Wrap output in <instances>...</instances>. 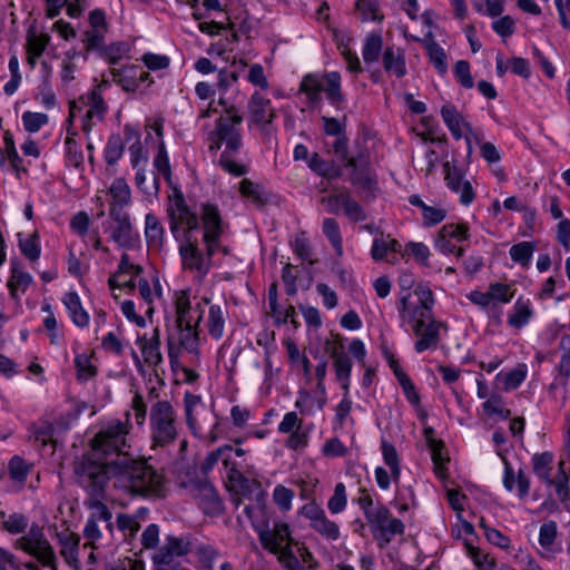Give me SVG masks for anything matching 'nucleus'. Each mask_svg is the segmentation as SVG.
<instances>
[{
	"label": "nucleus",
	"instance_id": "f257e3e1",
	"mask_svg": "<svg viewBox=\"0 0 570 570\" xmlns=\"http://www.w3.org/2000/svg\"><path fill=\"white\" fill-rule=\"evenodd\" d=\"M166 212L170 233L179 243L178 250L185 269L205 276L217 253L229 255L230 250L223 244L229 224L216 203L203 202L197 212H193L183 191L175 189L168 198Z\"/></svg>",
	"mask_w": 570,
	"mask_h": 570
},
{
	"label": "nucleus",
	"instance_id": "f03ea898",
	"mask_svg": "<svg viewBox=\"0 0 570 570\" xmlns=\"http://www.w3.org/2000/svg\"><path fill=\"white\" fill-rule=\"evenodd\" d=\"M114 487L131 497L160 495L164 478L144 459L118 456L109 465H99Z\"/></svg>",
	"mask_w": 570,
	"mask_h": 570
},
{
	"label": "nucleus",
	"instance_id": "7ed1b4c3",
	"mask_svg": "<svg viewBox=\"0 0 570 570\" xmlns=\"http://www.w3.org/2000/svg\"><path fill=\"white\" fill-rule=\"evenodd\" d=\"M233 110L234 108L216 120L215 129L208 136L209 150L213 153L223 148L218 165L227 174L242 177L249 170L244 160L246 154L240 134L243 117Z\"/></svg>",
	"mask_w": 570,
	"mask_h": 570
},
{
	"label": "nucleus",
	"instance_id": "20e7f679",
	"mask_svg": "<svg viewBox=\"0 0 570 570\" xmlns=\"http://www.w3.org/2000/svg\"><path fill=\"white\" fill-rule=\"evenodd\" d=\"M265 502L245 505L244 513L249 519L265 550L282 557L292 556L293 538L289 525L283 521H274L271 525Z\"/></svg>",
	"mask_w": 570,
	"mask_h": 570
},
{
	"label": "nucleus",
	"instance_id": "39448f33",
	"mask_svg": "<svg viewBox=\"0 0 570 570\" xmlns=\"http://www.w3.org/2000/svg\"><path fill=\"white\" fill-rule=\"evenodd\" d=\"M73 472L76 482L89 494L86 501L87 507L92 511L89 519L106 522L107 529L112 531V514L101 501L107 485V475L88 456L75 462Z\"/></svg>",
	"mask_w": 570,
	"mask_h": 570
},
{
	"label": "nucleus",
	"instance_id": "423d86ee",
	"mask_svg": "<svg viewBox=\"0 0 570 570\" xmlns=\"http://www.w3.org/2000/svg\"><path fill=\"white\" fill-rule=\"evenodd\" d=\"M125 421L112 420L102 425L90 441L91 450L79 460L88 456L97 465H109L108 455L116 454L117 458L126 455L125 449L129 448L128 435L131 430L129 411L125 413Z\"/></svg>",
	"mask_w": 570,
	"mask_h": 570
},
{
	"label": "nucleus",
	"instance_id": "0eeeda50",
	"mask_svg": "<svg viewBox=\"0 0 570 570\" xmlns=\"http://www.w3.org/2000/svg\"><path fill=\"white\" fill-rule=\"evenodd\" d=\"M148 428L153 450H168L179 440L183 425L171 402L158 400L150 405Z\"/></svg>",
	"mask_w": 570,
	"mask_h": 570
},
{
	"label": "nucleus",
	"instance_id": "6e6552de",
	"mask_svg": "<svg viewBox=\"0 0 570 570\" xmlns=\"http://www.w3.org/2000/svg\"><path fill=\"white\" fill-rule=\"evenodd\" d=\"M341 82L342 78L337 71L325 72L323 77L317 73H307L301 80L299 92L306 96L308 106L314 108L322 101L324 91L328 102L336 109H342L345 97Z\"/></svg>",
	"mask_w": 570,
	"mask_h": 570
},
{
	"label": "nucleus",
	"instance_id": "1a4fd4ad",
	"mask_svg": "<svg viewBox=\"0 0 570 570\" xmlns=\"http://www.w3.org/2000/svg\"><path fill=\"white\" fill-rule=\"evenodd\" d=\"M374 540L380 548L389 546L396 535L405 531L404 523L393 517L391 511L383 503H377L375 511L365 518Z\"/></svg>",
	"mask_w": 570,
	"mask_h": 570
},
{
	"label": "nucleus",
	"instance_id": "9d476101",
	"mask_svg": "<svg viewBox=\"0 0 570 570\" xmlns=\"http://www.w3.org/2000/svg\"><path fill=\"white\" fill-rule=\"evenodd\" d=\"M14 547L36 558L43 567L57 570V558L42 528L33 523L28 532L20 537Z\"/></svg>",
	"mask_w": 570,
	"mask_h": 570
},
{
	"label": "nucleus",
	"instance_id": "9b49d317",
	"mask_svg": "<svg viewBox=\"0 0 570 570\" xmlns=\"http://www.w3.org/2000/svg\"><path fill=\"white\" fill-rule=\"evenodd\" d=\"M298 514L308 520V527L324 540L334 542L340 539V525L326 515L325 510L315 500L301 507Z\"/></svg>",
	"mask_w": 570,
	"mask_h": 570
},
{
	"label": "nucleus",
	"instance_id": "f8f14e48",
	"mask_svg": "<svg viewBox=\"0 0 570 570\" xmlns=\"http://www.w3.org/2000/svg\"><path fill=\"white\" fill-rule=\"evenodd\" d=\"M413 333L417 336L414 343V350L416 353H423L428 350H434L438 347L441 337L440 330L446 328V325L440 321L432 318L426 315L424 311H421L420 316L414 321Z\"/></svg>",
	"mask_w": 570,
	"mask_h": 570
},
{
	"label": "nucleus",
	"instance_id": "ddd939ff",
	"mask_svg": "<svg viewBox=\"0 0 570 570\" xmlns=\"http://www.w3.org/2000/svg\"><path fill=\"white\" fill-rule=\"evenodd\" d=\"M248 111V126H257L262 130H266L267 127L276 118V111L272 105V101L264 97L259 91L252 94L247 102Z\"/></svg>",
	"mask_w": 570,
	"mask_h": 570
},
{
	"label": "nucleus",
	"instance_id": "4468645a",
	"mask_svg": "<svg viewBox=\"0 0 570 570\" xmlns=\"http://www.w3.org/2000/svg\"><path fill=\"white\" fill-rule=\"evenodd\" d=\"M443 171L446 187L460 196L462 205H470L475 198V193L472 184L464 178L463 170L450 161H445L443 164Z\"/></svg>",
	"mask_w": 570,
	"mask_h": 570
},
{
	"label": "nucleus",
	"instance_id": "2eb2a0df",
	"mask_svg": "<svg viewBox=\"0 0 570 570\" xmlns=\"http://www.w3.org/2000/svg\"><path fill=\"white\" fill-rule=\"evenodd\" d=\"M499 458L501 459L504 470H503V478L502 483L504 489L508 492H512L517 490V495L520 500H524L530 492V485L531 481L529 475L525 473V471L520 468L518 472L515 473L511 463L507 459V451L500 450L499 451Z\"/></svg>",
	"mask_w": 570,
	"mask_h": 570
},
{
	"label": "nucleus",
	"instance_id": "dca6fc26",
	"mask_svg": "<svg viewBox=\"0 0 570 570\" xmlns=\"http://www.w3.org/2000/svg\"><path fill=\"white\" fill-rule=\"evenodd\" d=\"M206 304H208V299L205 298L204 303H197L195 307H191L188 294L180 292L175 299L176 318L174 325L198 326Z\"/></svg>",
	"mask_w": 570,
	"mask_h": 570
},
{
	"label": "nucleus",
	"instance_id": "f3484780",
	"mask_svg": "<svg viewBox=\"0 0 570 570\" xmlns=\"http://www.w3.org/2000/svg\"><path fill=\"white\" fill-rule=\"evenodd\" d=\"M224 468L226 470L227 480L233 489L239 490L244 497L249 493H254L255 503L266 501V493L263 491L261 483L255 480H248L244 476L232 458L230 464Z\"/></svg>",
	"mask_w": 570,
	"mask_h": 570
},
{
	"label": "nucleus",
	"instance_id": "a211bd4d",
	"mask_svg": "<svg viewBox=\"0 0 570 570\" xmlns=\"http://www.w3.org/2000/svg\"><path fill=\"white\" fill-rule=\"evenodd\" d=\"M191 551V541L188 535H167L165 543L153 556V562L171 563L175 558L184 557Z\"/></svg>",
	"mask_w": 570,
	"mask_h": 570
},
{
	"label": "nucleus",
	"instance_id": "6ab92c4d",
	"mask_svg": "<svg viewBox=\"0 0 570 570\" xmlns=\"http://www.w3.org/2000/svg\"><path fill=\"white\" fill-rule=\"evenodd\" d=\"M109 216L117 224L111 232V239L121 248H132L137 236L132 232L129 214L117 212Z\"/></svg>",
	"mask_w": 570,
	"mask_h": 570
},
{
	"label": "nucleus",
	"instance_id": "aec40b11",
	"mask_svg": "<svg viewBox=\"0 0 570 570\" xmlns=\"http://www.w3.org/2000/svg\"><path fill=\"white\" fill-rule=\"evenodd\" d=\"M33 282L32 276L26 272L18 259L10 261V276L7 287L12 299L19 302L21 294H24Z\"/></svg>",
	"mask_w": 570,
	"mask_h": 570
},
{
	"label": "nucleus",
	"instance_id": "412c9836",
	"mask_svg": "<svg viewBox=\"0 0 570 570\" xmlns=\"http://www.w3.org/2000/svg\"><path fill=\"white\" fill-rule=\"evenodd\" d=\"M195 498L206 514L217 515L223 511V501L209 482H199L195 488Z\"/></svg>",
	"mask_w": 570,
	"mask_h": 570
},
{
	"label": "nucleus",
	"instance_id": "4be33fe9",
	"mask_svg": "<svg viewBox=\"0 0 570 570\" xmlns=\"http://www.w3.org/2000/svg\"><path fill=\"white\" fill-rule=\"evenodd\" d=\"M108 73L111 81L120 86L122 90L132 92L139 87L142 69L136 65H126L120 68H111Z\"/></svg>",
	"mask_w": 570,
	"mask_h": 570
},
{
	"label": "nucleus",
	"instance_id": "5701e85b",
	"mask_svg": "<svg viewBox=\"0 0 570 570\" xmlns=\"http://www.w3.org/2000/svg\"><path fill=\"white\" fill-rule=\"evenodd\" d=\"M198 326H177L168 335L169 356H171V346L177 340L178 344L188 353H196L198 350Z\"/></svg>",
	"mask_w": 570,
	"mask_h": 570
},
{
	"label": "nucleus",
	"instance_id": "b1692460",
	"mask_svg": "<svg viewBox=\"0 0 570 570\" xmlns=\"http://www.w3.org/2000/svg\"><path fill=\"white\" fill-rule=\"evenodd\" d=\"M382 63L385 72L396 78H403L406 72V59L404 50L394 46H389L382 55Z\"/></svg>",
	"mask_w": 570,
	"mask_h": 570
},
{
	"label": "nucleus",
	"instance_id": "393cba45",
	"mask_svg": "<svg viewBox=\"0 0 570 570\" xmlns=\"http://www.w3.org/2000/svg\"><path fill=\"white\" fill-rule=\"evenodd\" d=\"M111 202L109 205V215L112 213H127L126 207L131 202L130 187L124 178H116L108 190Z\"/></svg>",
	"mask_w": 570,
	"mask_h": 570
},
{
	"label": "nucleus",
	"instance_id": "a878e982",
	"mask_svg": "<svg viewBox=\"0 0 570 570\" xmlns=\"http://www.w3.org/2000/svg\"><path fill=\"white\" fill-rule=\"evenodd\" d=\"M331 357L334 361L333 367L335 371L336 380L341 383L342 390L348 393L351 372L353 367L352 360L347 353H345L343 347H335L331 353Z\"/></svg>",
	"mask_w": 570,
	"mask_h": 570
},
{
	"label": "nucleus",
	"instance_id": "bb28decb",
	"mask_svg": "<svg viewBox=\"0 0 570 570\" xmlns=\"http://www.w3.org/2000/svg\"><path fill=\"white\" fill-rule=\"evenodd\" d=\"M61 301L69 314L71 322L77 327L85 328L89 325L90 316L83 308L80 296L76 291L67 292Z\"/></svg>",
	"mask_w": 570,
	"mask_h": 570
},
{
	"label": "nucleus",
	"instance_id": "cd10ccee",
	"mask_svg": "<svg viewBox=\"0 0 570 570\" xmlns=\"http://www.w3.org/2000/svg\"><path fill=\"white\" fill-rule=\"evenodd\" d=\"M558 525L556 521L544 522L539 530V544L541 547L540 556L548 560L554 558V554L561 550L557 547Z\"/></svg>",
	"mask_w": 570,
	"mask_h": 570
},
{
	"label": "nucleus",
	"instance_id": "c85d7f7f",
	"mask_svg": "<svg viewBox=\"0 0 570 570\" xmlns=\"http://www.w3.org/2000/svg\"><path fill=\"white\" fill-rule=\"evenodd\" d=\"M345 167L351 169L350 180L352 185L364 191H372L376 186V180L370 169L362 164L358 166V158L351 157Z\"/></svg>",
	"mask_w": 570,
	"mask_h": 570
},
{
	"label": "nucleus",
	"instance_id": "c756f323",
	"mask_svg": "<svg viewBox=\"0 0 570 570\" xmlns=\"http://www.w3.org/2000/svg\"><path fill=\"white\" fill-rule=\"evenodd\" d=\"M59 542L61 546L60 554L65 559L66 563L73 570H81L78 557L80 537L73 532L61 533L59 535Z\"/></svg>",
	"mask_w": 570,
	"mask_h": 570
},
{
	"label": "nucleus",
	"instance_id": "7c9ffc66",
	"mask_svg": "<svg viewBox=\"0 0 570 570\" xmlns=\"http://www.w3.org/2000/svg\"><path fill=\"white\" fill-rule=\"evenodd\" d=\"M533 307L529 298L519 297L508 314V324L512 328L521 330L533 317Z\"/></svg>",
	"mask_w": 570,
	"mask_h": 570
},
{
	"label": "nucleus",
	"instance_id": "2f4dec72",
	"mask_svg": "<svg viewBox=\"0 0 570 570\" xmlns=\"http://www.w3.org/2000/svg\"><path fill=\"white\" fill-rule=\"evenodd\" d=\"M441 116L454 139L460 140L463 137V130H471V126L460 115L455 106L444 105L441 108Z\"/></svg>",
	"mask_w": 570,
	"mask_h": 570
},
{
	"label": "nucleus",
	"instance_id": "473e14b6",
	"mask_svg": "<svg viewBox=\"0 0 570 570\" xmlns=\"http://www.w3.org/2000/svg\"><path fill=\"white\" fill-rule=\"evenodd\" d=\"M409 203L421 209L424 227L435 226L446 217V210L443 207L429 206L419 195L409 196Z\"/></svg>",
	"mask_w": 570,
	"mask_h": 570
},
{
	"label": "nucleus",
	"instance_id": "72a5a7b5",
	"mask_svg": "<svg viewBox=\"0 0 570 570\" xmlns=\"http://www.w3.org/2000/svg\"><path fill=\"white\" fill-rule=\"evenodd\" d=\"M308 168L326 179H337L342 176V167L334 160H326L320 154L313 153L307 163Z\"/></svg>",
	"mask_w": 570,
	"mask_h": 570
},
{
	"label": "nucleus",
	"instance_id": "f704fd0d",
	"mask_svg": "<svg viewBox=\"0 0 570 570\" xmlns=\"http://www.w3.org/2000/svg\"><path fill=\"white\" fill-rule=\"evenodd\" d=\"M165 229L160 220L153 214L145 216V237L149 247L161 248L164 244Z\"/></svg>",
	"mask_w": 570,
	"mask_h": 570
},
{
	"label": "nucleus",
	"instance_id": "c9c22d12",
	"mask_svg": "<svg viewBox=\"0 0 570 570\" xmlns=\"http://www.w3.org/2000/svg\"><path fill=\"white\" fill-rule=\"evenodd\" d=\"M203 405L202 396L193 393H185L184 395V410H185V419L186 424L191 432L193 435L197 436L199 434V425L196 417V410L198 406Z\"/></svg>",
	"mask_w": 570,
	"mask_h": 570
},
{
	"label": "nucleus",
	"instance_id": "e433bc0d",
	"mask_svg": "<svg viewBox=\"0 0 570 570\" xmlns=\"http://www.w3.org/2000/svg\"><path fill=\"white\" fill-rule=\"evenodd\" d=\"M142 273L140 265L134 264L129 259V255L124 253L120 257L117 271L108 279L110 289H116V285L120 284V278L125 276H139Z\"/></svg>",
	"mask_w": 570,
	"mask_h": 570
},
{
	"label": "nucleus",
	"instance_id": "4c0bfd02",
	"mask_svg": "<svg viewBox=\"0 0 570 570\" xmlns=\"http://www.w3.org/2000/svg\"><path fill=\"white\" fill-rule=\"evenodd\" d=\"M532 469L534 474L547 484L552 483L551 471L553 465V454L551 452L535 453L532 459Z\"/></svg>",
	"mask_w": 570,
	"mask_h": 570
},
{
	"label": "nucleus",
	"instance_id": "58836bf2",
	"mask_svg": "<svg viewBox=\"0 0 570 570\" xmlns=\"http://www.w3.org/2000/svg\"><path fill=\"white\" fill-rule=\"evenodd\" d=\"M227 312L223 311L219 305H210L207 317L208 334L214 340H220L224 335L225 321Z\"/></svg>",
	"mask_w": 570,
	"mask_h": 570
},
{
	"label": "nucleus",
	"instance_id": "ea45409f",
	"mask_svg": "<svg viewBox=\"0 0 570 570\" xmlns=\"http://www.w3.org/2000/svg\"><path fill=\"white\" fill-rule=\"evenodd\" d=\"M381 451L383 461L391 471L393 483L397 485L401 479V464L397 451L395 446L386 440H382Z\"/></svg>",
	"mask_w": 570,
	"mask_h": 570
},
{
	"label": "nucleus",
	"instance_id": "a19ab883",
	"mask_svg": "<svg viewBox=\"0 0 570 570\" xmlns=\"http://www.w3.org/2000/svg\"><path fill=\"white\" fill-rule=\"evenodd\" d=\"M383 49V38L379 32H370L362 48V56L365 63L377 62Z\"/></svg>",
	"mask_w": 570,
	"mask_h": 570
},
{
	"label": "nucleus",
	"instance_id": "79ce46f5",
	"mask_svg": "<svg viewBox=\"0 0 570 570\" xmlns=\"http://www.w3.org/2000/svg\"><path fill=\"white\" fill-rule=\"evenodd\" d=\"M322 232L328 239L337 257L343 255V238L336 219L326 217L322 223Z\"/></svg>",
	"mask_w": 570,
	"mask_h": 570
},
{
	"label": "nucleus",
	"instance_id": "37998d69",
	"mask_svg": "<svg viewBox=\"0 0 570 570\" xmlns=\"http://www.w3.org/2000/svg\"><path fill=\"white\" fill-rule=\"evenodd\" d=\"M0 520L1 527L4 531L10 534H21L23 533L29 524L28 518L23 513H11L7 515V513L0 509Z\"/></svg>",
	"mask_w": 570,
	"mask_h": 570
},
{
	"label": "nucleus",
	"instance_id": "c03bdc74",
	"mask_svg": "<svg viewBox=\"0 0 570 570\" xmlns=\"http://www.w3.org/2000/svg\"><path fill=\"white\" fill-rule=\"evenodd\" d=\"M424 45L433 67L440 75H445L448 71V62L444 49L434 39L425 40Z\"/></svg>",
	"mask_w": 570,
	"mask_h": 570
},
{
	"label": "nucleus",
	"instance_id": "a18cd8bd",
	"mask_svg": "<svg viewBox=\"0 0 570 570\" xmlns=\"http://www.w3.org/2000/svg\"><path fill=\"white\" fill-rule=\"evenodd\" d=\"M19 248L21 254L30 262L32 268L35 269V263L38 262L41 254L39 235L33 233L27 238H20Z\"/></svg>",
	"mask_w": 570,
	"mask_h": 570
},
{
	"label": "nucleus",
	"instance_id": "49530a36",
	"mask_svg": "<svg viewBox=\"0 0 570 570\" xmlns=\"http://www.w3.org/2000/svg\"><path fill=\"white\" fill-rule=\"evenodd\" d=\"M534 250V243L523 240L511 246L509 254L514 263L520 264L522 267H528L532 261Z\"/></svg>",
	"mask_w": 570,
	"mask_h": 570
},
{
	"label": "nucleus",
	"instance_id": "de8ad7c7",
	"mask_svg": "<svg viewBox=\"0 0 570 570\" xmlns=\"http://www.w3.org/2000/svg\"><path fill=\"white\" fill-rule=\"evenodd\" d=\"M141 354L145 362L150 366H157L163 362L158 331L150 340H146L141 346Z\"/></svg>",
	"mask_w": 570,
	"mask_h": 570
},
{
	"label": "nucleus",
	"instance_id": "09e8293b",
	"mask_svg": "<svg viewBox=\"0 0 570 570\" xmlns=\"http://www.w3.org/2000/svg\"><path fill=\"white\" fill-rule=\"evenodd\" d=\"M130 52V45L127 41H118L105 46L100 51L101 57L111 66L117 65Z\"/></svg>",
	"mask_w": 570,
	"mask_h": 570
},
{
	"label": "nucleus",
	"instance_id": "8fccbe9b",
	"mask_svg": "<svg viewBox=\"0 0 570 570\" xmlns=\"http://www.w3.org/2000/svg\"><path fill=\"white\" fill-rule=\"evenodd\" d=\"M86 106L88 107L86 114L88 118H96L98 121H102L107 111L108 106L102 96L96 92H88L86 95Z\"/></svg>",
	"mask_w": 570,
	"mask_h": 570
},
{
	"label": "nucleus",
	"instance_id": "3c124183",
	"mask_svg": "<svg viewBox=\"0 0 570 570\" xmlns=\"http://www.w3.org/2000/svg\"><path fill=\"white\" fill-rule=\"evenodd\" d=\"M233 452L232 445H223L207 454L205 458L202 470L204 472H208L213 470V468L218 463V461H222L224 466H228L230 464V453Z\"/></svg>",
	"mask_w": 570,
	"mask_h": 570
},
{
	"label": "nucleus",
	"instance_id": "603ef678",
	"mask_svg": "<svg viewBox=\"0 0 570 570\" xmlns=\"http://www.w3.org/2000/svg\"><path fill=\"white\" fill-rule=\"evenodd\" d=\"M525 377H527V368H525L524 364L519 365L518 367H515L507 373L500 372L497 374V380L503 381V389L505 391H512V390L518 389L522 384V382L525 380Z\"/></svg>",
	"mask_w": 570,
	"mask_h": 570
},
{
	"label": "nucleus",
	"instance_id": "864d4df0",
	"mask_svg": "<svg viewBox=\"0 0 570 570\" xmlns=\"http://www.w3.org/2000/svg\"><path fill=\"white\" fill-rule=\"evenodd\" d=\"M286 351L288 360L293 366H301L306 380H311V362L305 354L299 352L298 346L294 342H287Z\"/></svg>",
	"mask_w": 570,
	"mask_h": 570
},
{
	"label": "nucleus",
	"instance_id": "5fc2aeb1",
	"mask_svg": "<svg viewBox=\"0 0 570 570\" xmlns=\"http://www.w3.org/2000/svg\"><path fill=\"white\" fill-rule=\"evenodd\" d=\"M340 199L342 200V208L344 212V215L351 220V222H363L366 219V212L365 209L356 202L351 194L348 193L347 196H341Z\"/></svg>",
	"mask_w": 570,
	"mask_h": 570
},
{
	"label": "nucleus",
	"instance_id": "6e6d98bb",
	"mask_svg": "<svg viewBox=\"0 0 570 570\" xmlns=\"http://www.w3.org/2000/svg\"><path fill=\"white\" fill-rule=\"evenodd\" d=\"M355 8L362 21H381L383 19L377 0H356Z\"/></svg>",
	"mask_w": 570,
	"mask_h": 570
},
{
	"label": "nucleus",
	"instance_id": "4d7b16f0",
	"mask_svg": "<svg viewBox=\"0 0 570 570\" xmlns=\"http://www.w3.org/2000/svg\"><path fill=\"white\" fill-rule=\"evenodd\" d=\"M75 366L77 370V379L79 381H88L97 374V368L92 364L90 355L87 353L76 355Z\"/></svg>",
	"mask_w": 570,
	"mask_h": 570
},
{
	"label": "nucleus",
	"instance_id": "13d9d810",
	"mask_svg": "<svg viewBox=\"0 0 570 570\" xmlns=\"http://www.w3.org/2000/svg\"><path fill=\"white\" fill-rule=\"evenodd\" d=\"M347 494L345 484L336 483L333 495L327 501V509L332 514H338L346 509Z\"/></svg>",
	"mask_w": 570,
	"mask_h": 570
},
{
	"label": "nucleus",
	"instance_id": "bf43d9fd",
	"mask_svg": "<svg viewBox=\"0 0 570 570\" xmlns=\"http://www.w3.org/2000/svg\"><path fill=\"white\" fill-rule=\"evenodd\" d=\"M439 232L443 234V237H448L458 243L469 240L470 238V228L465 223H448L443 225Z\"/></svg>",
	"mask_w": 570,
	"mask_h": 570
},
{
	"label": "nucleus",
	"instance_id": "052dcab7",
	"mask_svg": "<svg viewBox=\"0 0 570 570\" xmlns=\"http://www.w3.org/2000/svg\"><path fill=\"white\" fill-rule=\"evenodd\" d=\"M195 556L203 569L213 570L214 562L219 556V552L209 544H199L195 548Z\"/></svg>",
	"mask_w": 570,
	"mask_h": 570
},
{
	"label": "nucleus",
	"instance_id": "680f3d73",
	"mask_svg": "<svg viewBox=\"0 0 570 570\" xmlns=\"http://www.w3.org/2000/svg\"><path fill=\"white\" fill-rule=\"evenodd\" d=\"M488 291L490 293L492 303L499 302L507 304L510 303L514 296V289L512 286L504 283H491Z\"/></svg>",
	"mask_w": 570,
	"mask_h": 570
},
{
	"label": "nucleus",
	"instance_id": "e2e57ef3",
	"mask_svg": "<svg viewBox=\"0 0 570 570\" xmlns=\"http://www.w3.org/2000/svg\"><path fill=\"white\" fill-rule=\"evenodd\" d=\"M124 145L121 137L112 135L109 137L105 148V160L108 165H115L122 156Z\"/></svg>",
	"mask_w": 570,
	"mask_h": 570
},
{
	"label": "nucleus",
	"instance_id": "0e129e2a",
	"mask_svg": "<svg viewBox=\"0 0 570 570\" xmlns=\"http://www.w3.org/2000/svg\"><path fill=\"white\" fill-rule=\"evenodd\" d=\"M295 493L292 489L278 484L274 488L273 500L278 509L283 512H287L292 509V501Z\"/></svg>",
	"mask_w": 570,
	"mask_h": 570
},
{
	"label": "nucleus",
	"instance_id": "69168bd1",
	"mask_svg": "<svg viewBox=\"0 0 570 570\" xmlns=\"http://www.w3.org/2000/svg\"><path fill=\"white\" fill-rule=\"evenodd\" d=\"M404 254L412 256L417 263L429 266L430 248L421 242H409L405 245Z\"/></svg>",
	"mask_w": 570,
	"mask_h": 570
},
{
	"label": "nucleus",
	"instance_id": "338daca9",
	"mask_svg": "<svg viewBox=\"0 0 570 570\" xmlns=\"http://www.w3.org/2000/svg\"><path fill=\"white\" fill-rule=\"evenodd\" d=\"M21 119L23 127L28 132H38L41 127L49 121L46 114L31 111H24Z\"/></svg>",
	"mask_w": 570,
	"mask_h": 570
},
{
	"label": "nucleus",
	"instance_id": "774afa93",
	"mask_svg": "<svg viewBox=\"0 0 570 570\" xmlns=\"http://www.w3.org/2000/svg\"><path fill=\"white\" fill-rule=\"evenodd\" d=\"M560 348L562 350V354L558 364V372L564 379V382H567L570 376V335H566L561 338Z\"/></svg>",
	"mask_w": 570,
	"mask_h": 570
}]
</instances>
